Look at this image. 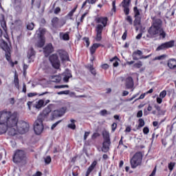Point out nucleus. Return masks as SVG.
Returning a JSON list of instances; mask_svg holds the SVG:
<instances>
[{"instance_id": "c85d7f7f", "label": "nucleus", "mask_w": 176, "mask_h": 176, "mask_svg": "<svg viewBox=\"0 0 176 176\" xmlns=\"http://www.w3.org/2000/svg\"><path fill=\"white\" fill-rule=\"evenodd\" d=\"M98 0H86L82 6V8H85L86 6L87 3H89V5H95V3L98 1Z\"/></svg>"}, {"instance_id": "c03bdc74", "label": "nucleus", "mask_w": 176, "mask_h": 176, "mask_svg": "<svg viewBox=\"0 0 176 176\" xmlns=\"http://www.w3.org/2000/svg\"><path fill=\"white\" fill-rule=\"evenodd\" d=\"M34 23H30L27 25V28L30 31H32V30H34Z\"/></svg>"}, {"instance_id": "a878e982", "label": "nucleus", "mask_w": 176, "mask_h": 176, "mask_svg": "<svg viewBox=\"0 0 176 176\" xmlns=\"http://www.w3.org/2000/svg\"><path fill=\"white\" fill-rule=\"evenodd\" d=\"M168 67H169L170 69H174V68H176V60L170 59L168 62Z\"/></svg>"}, {"instance_id": "13d9d810", "label": "nucleus", "mask_w": 176, "mask_h": 176, "mask_svg": "<svg viewBox=\"0 0 176 176\" xmlns=\"http://www.w3.org/2000/svg\"><path fill=\"white\" fill-rule=\"evenodd\" d=\"M143 133L144 134H148L149 133V128L148 126H146L143 129Z\"/></svg>"}, {"instance_id": "393cba45", "label": "nucleus", "mask_w": 176, "mask_h": 176, "mask_svg": "<svg viewBox=\"0 0 176 176\" xmlns=\"http://www.w3.org/2000/svg\"><path fill=\"white\" fill-rule=\"evenodd\" d=\"M0 23L3 30L6 31V22L5 21V16L3 14L0 15Z\"/></svg>"}, {"instance_id": "aec40b11", "label": "nucleus", "mask_w": 176, "mask_h": 176, "mask_svg": "<svg viewBox=\"0 0 176 176\" xmlns=\"http://www.w3.org/2000/svg\"><path fill=\"white\" fill-rule=\"evenodd\" d=\"M109 145H111V141H104L102 147V152L107 153L109 151Z\"/></svg>"}, {"instance_id": "8fccbe9b", "label": "nucleus", "mask_w": 176, "mask_h": 176, "mask_svg": "<svg viewBox=\"0 0 176 176\" xmlns=\"http://www.w3.org/2000/svg\"><path fill=\"white\" fill-rule=\"evenodd\" d=\"M133 54H135V56L138 55V56H142V54H143L142 51L140 50H138L137 51H135Z\"/></svg>"}, {"instance_id": "6ab92c4d", "label": "nucleus", "mask_w": 176, "mask_h": 176, "mask_svg": "<svg viewBox=\"0 0 176 176\" xmlns=\"http://www.w3.org/2000/svg\"><path fill=\"white\" fill-rule=\"evenodd\" d=\"M43 107H45V100L42 99L36 101L35 104H33V108H36V109H41V108H43Z\"/></svg>"}, {"instance_id": "9d476101", "label": "nucleus", "mask_w": 176, "mask_h": 176, "mask_svg": "<svg viewBox=\"0 0 176 176\" xmlns=\"http://www.w3.org/2000/svg\"><path fill=\"white\" fill-rule=\"evenodd\" d=\"M50 112H52V109H50V107H47L42 113L38 115L37 118L38 120L40 119V120H43V122H44V120H47V118H49V113H50Z\"/></svg>"}, {"instance_id": "de8ad7c7", "label": "nucleus", "mask_w": 176, "mask_h": 176, "mask_svg": "<svg viewBox=\"0 0 176 176\" xmlns=\"http://www.w3.org/2000/svg\"><path fill=\"white\" fill-rule=\"evenodd\" d=\"M175 166V162H170L168 164V168L170 171H173L174 167Z\"/></svg>"}, {"instance_id": "864d4df0", "label": "nucleus", "mask_w": 176, "mask_h": 176, "mask_svg": "<svg viewBox=\"0 0 176 176\" xmlns=\"http://www.w3.org/2000/svg\"><path fill=\"white\" fill-rule=\"evenodd\" d=\"M160 36H162V38L163 39H164V38H166V32L163 30V29H162V31L160 32Z\"/></svg>"}, {"instance_id": "ddd939ff", "label": "nucleus", "mask_w": 176, "mask_h": 176, "mask_svg": "<svg viewBox=\"0 0 176 176\" xmlns=\"http://www.w3.org/2000/svg\"><path fill=\"white\" fill-rule=\"evenodd\" d=\"M58 56L60 58L61 61H69V56H68V52L63 50L58 51Z\"/></svg>"}, {"instance_id": "7c9ffc66", "label": "nucleus", "mask_w": 176, "mask_h": 176, "mask_svg": "<svg viewBox=\"0 0 176 176\" xmlns=\"http://www.w3.org/2000/svg\"><path fill=\"white\" fill-rule=\"evenodd\" d=\"M102 135H103V138L104 140V141H111V140L109 139V132H108L107 131H103Z\"/></svg>"}, {"instance_id": "603ef678", "label": "nucleus", "mask_w": 176, "mask_h": 176, "mask_svg": "<svg viewBox=\"0 0 176 176\" xmlns=\"http://www.w3.org/2000/svg\"><path fill=\"white\" fill-rule=\"evenodd\" d=\"M55 89H64L65 87L68 88L69 86L67 85H56L55 87Z\"/></svg>"}, {"instance_id": "a19ab883", "label": "nucleus", "mask_w": 176, "mask_h": 176, "mask_svg": "<svg viewBox=\"0 0 176 176\" xmlns=\"http://www.w3.org/2000/svg\"><path fill=\"white\" fill-rule=\"evenodd\" d=\"M101 116H105V115H111V112H108V111L103 109L100 112Z\"/></svg>"}, {"instance_id": "6e6552de", "label": "nucleus", "mask_w": 176, "mask_h": 176, "mask_svg": "<svg viewBox=\"0 0 176 176\" xmlns=\"http://www.w3.org/2000/svg\"><path fill=\"white\" fill-rule=\"evenodd\" d=\"M34 130L37 135L42 134V131H43V121L42 120L37 118L34 124Z\"/></svg>"}, {"instance_id": "cd10ccee", "label": "nucleus", "mask_w": 176, "mask_h": 176, "mask_svg": "<svg viewBox=\"0 0 176 176\" xmlns=\"http://www.w3.org/2000/svg\"><path fill=\"white\" fill-rule=\"evenodd\" d=\"M14 84L16 87V89H20V84L19 82V76H17L16 74H14Z\"/></svg>"}, {"instance_id": "0e129e2a", "label": "nucleus", "mask_w": 176, "mask_h": 176, "mask_svg": "<svg viewBox=\"0 0 176 176\" xmlns=\"http://www.w3.org/2000/svg\"><path fill=\"white\" fill-rule=\"evenodd\" d=\"M137 118H142V111L140 110L137 113Z\"/></svg>"}, {"instance_id": "473e14b6", "label": "nucleus", "mask_w": 176, "mask_h": 176, "mask_svg": "<svg viewBox=\"0 0 176 176\" xmlns=\"http://www.w3.org/2000/svg\"><path fill=\"white\" fill-rule=\"evenodd\" d=\"M14 8L16 10H19L21 8V0H15Z\"/></svg>"}, {"instance_id": "c756f323", "label": "nucleus", "mask_w": 176, "mask_h": 176, "mask_svg": "<svg viewBox=\"0 0 176 176\" xmlns=\"http://www.w3.org/2000/svg\"><path fill=\"white\" fill-rule=\"evenodd\" d=\"M133 24H134L135 27L141 25V17L140 16H135V20L133 21Z\"/></svg>"}, {"instance_id": "79ce46f5", "label": "nucleus", "mask_w": 176, "mask_h": 176, "mask_svg": "<svg viewBox=\"0 0 176 176\" xmlns=\"http://www.w3.org/2000/svg\"><path fill=\"white\" fill-rule=\"evenodd\" d=\"M133 67L135 68H141V67H142V62L141 60L138 61L133 65Z\"/></svg>"}, {"instance_id": "9b49d317", "label": "nucleus", "mask_w": 176, "mask_h": 176, "mask_svg": "<svg viewBox=\"0 0 176 176\" xmlns=\"http://www.w3.org/2000/svg\"><path fill=\"white\" fill-rule=\"evenodd\" d=\"M50 61L54 68L58 69L60 68V60L57 54H52L50 56Z\"/></svg>"}, {"instance_id": "a18cd8bd", "label": "nucleus", "mask_w": 176, "mask_h": 176, "mask_svg": "<svg viewBox=\"0 0 176 176\" xmlns=\"http://www.w3.org/2000/svg\"><path fill=\"white\" fill-rule=\"evenodd\" d=\"M166 96H167V91L166 90L161 91L160 94V97L161 98H164V97H166Z\"/></svg>"}, {"instance_id": "72a5a7b5", "label": "nucleus", "mask_w": 176, "mask_h": 176, "mask_svg": "<svg viewBox=\"0 0 176 176\" xmlns=\"http://www.w3.org/2000/svg\"><path fill=\"white\" fill-rule=\"evenodd\" d=\"M70 122H72V124H68L69 129H72V130H75V129H76V125H75L76 120H74V119H72V120H70Z\"/></svg>"}, {"instance_id": "c9c22d12", "label": "nucleus", "mask_w": 176, "mask_h": 176, "mask_svg": "<svg viewBox=\"0 0 176 176\" xmlns=\"http://www.w3.org/2000/svg\"><path fill=\"white\" fill-rule=\"evenodd\" d=\"M33 56H35V51H34V48H30L28 52V58H31Z\"/></svg>"}, {"instance_id": "f3484780", "label": "nucleus", "mask_w": 176, "mask_h": 176, "mask_svg": "<svg viewBox=\"0 0 176 176\" xmlns=\"http://www.w3.org/2000/svg\"><path fill=\"white\" fill-rule=\"evenodd\" d=\"M125 86L126 89H133V87H134V80L132 77H128L126 78Z\"/></svg>"}, {"instance_id": "4468645a", "label": "nucleus", "mask_w": 176, "mask_h": 176, "mask_svg": "<svg viewBox=\"0 0 176 176\" xmlns=\"http://www.w3.org/2000/svg\"><path fill=\"white\" fill-rule=\"evenodd\" d=\"M65 111H67V109L65 107H63L59 110H54L52 113V118L54 119L56 118H61L65 113Z\"/></svg>"}, {"instance_id": "4c0bfd02", "label": "nucleus", "mask_w": 176, "mask_h": 176, "mask_svg": "<svg viewBox=\"0 0 176 176\" xmlns=\"http://www.w3.org/2000/svg\"><path fill=\"white\" fill-rule=\"evenodd\" d=\"M133 12H134V17H140V10H138V8L134 7L133 8Z\"/></svg>"}, {"instance_id": "bf43d9fd", "label": "nucleus", "mask_w": 176, "mask_h": 176, "mask_svg": "<svg viewBox=\"0 0 176 176\" xmlns=\"http://www.w3.org/2000/svg\"><path fill=\"white\" fill-rule=\"evenodd\" d=\"M87 15V12L84 13L80 17L81 23H83V20H85V17Z\"/></svg>"}, {"instance_id": "3c124183", "label": "nucleus", "mask_w": 176, "mask_h": 176, "mask_svg": "<svg viewBox=\"0 0 176 176\" xmlns=\"http://www.w3.org/2000/svg\"><path fill=\"white\" fill-rule=\"evenodd\" d=\"M57 94H58V96H61L63 94H65V95L69 94V91L66 90V91H59V92L57 93Z\"/></svg>"}, {"instance_id": "4d7b16f0", "label": "nucleus", "mask_w": 176, "mask_h": 176, "mask_svg": "<svg viewBox=\"0 0 176 176\" xmlns=\"http://www.w3.org/2000/svg\"><path fill=\"white\" fill-rule=\"evenodd\" d=\"M164 57H166L165 55H161L160 56H157L154 58V60H163V58H164Z\"/></svg>"}, {"instance_id": "423d86ee", "label": "nucleus", "mask_w": 176, "mask_h": 176, "mask_svg": "<svg viewBox=\"0 0 176 176\" xmlns=\"http://www.w3.org/2000/svg\"><path fill=\"white\" fill-rule=\"evenodd\" d=\"M65 24V20H60L57 16L54 17L51 20V27L52 30H57V28H61Z\"/></svg>"}, {"instance_id": "0eeeda50", "label": "nucleus", "mask_w": 176, "mask_h": 176, "mask_svg": "<svg viewBox=\"0 0 176 176\" xmlns=\"http://www.w3.org/2000/svg\"><path fill=\"white\" fill-rule=\"evenodd\" d=\"M23 160H25V152L23 150L16 151L13 157L14 162L21 163Z\"/></svg>"}, {"instance_id": "49530a36", "label": "nucleus", "mask_w": 176, "mask_h": 176, "mask_svg": "<svg viewBox=\"0 0 176 176\" xmlns=\"http://www.w3.org/2000/svg\"><path fill=\"white\" fill-rule=\"evenodd\" d=\"M89 71L92 74V75L96 76V69H94V67H93V65H90L89 66Z\"/></svg>"}, {"instance_id": "680f3d73", "label": "nucleus", "mask_w": 176, "mask_h": 176, "mask_svg": "<svg viewBox=\"0 0 176 176\" xmlns=\"http://www.w3.org/2000/svg\"><path fill=\"white\" fill-rule=\"evenodd\" d=\"M100 135V134H98V133H94L92 135V140H96V138H97V137H98Z\"/></svg>"}, {"instance_id": "20e7f679", "label": "nucleus", "mask_w": 176, "mask_h": 176, "mask_svg": "<svg viewBox=\"0 0 176 176\" xmlns=\"http://www.w3.org/2000/svg\"><path fill=\"white\" fill-rule=\"evenodd\" d=\"M142 153L138 152L130 159V164L131 168H137L139 166L142 164Z\"/></svg>"}, {"instance_id": "f257e3e1", "label": "nucleus", "mask_w": 176, "mask_h": 176, "mask_svg": "<svg viewBox=\"0 0 176 176\" xmlns=\"http://www.w3.org/2000/svg\"><path fill=\"white\" fill-rule=\"evenodd\" d=\"M19 123L17 113H13L3 110L0 111V134H5L8 131L9 135H16L19 134H25L30 130V124L27 122H22L21 125Z\"/></svg>"}, {"instance_id": "2f4dec72", "label": "nucleus", "mask_w": 176, "mask_h": 176, "mask_svg": "<svg viewBox=\"0 0 176 176\" xmlns=\"http://www.w3.org/2000/svg\"><path fill=\"white\" fill-rule=\"evenodd\" d=\"M151 111H152V107L151 106V104H148L147 108L144 109V116H148V115H149V112H151Z\"/></svg>"}, {"instance_id": "1a4fd4ad", "label": "nucleus", "mask_w": 176, "mask_h": 176, "mask_svg": "<svg viewBox=\"0 0 176 176\" xmlns=\"http://www.w3.org/2000/svg\"><path fill=\"white\" fill-rule=\"evenodd\" d=\"M0 46L4 52H6V58L7 60L10 61V47L7 44L5 41L1 40V43H0Z\"/></svg>"}, {"instance_id": "dca6fc26", "label": "nucleus", "mask_w": 176, "mask_h": 176, "mask_svg": "<svg viewBox=\"0 0 176 176\" xmlns=\"http://www.w3.org/2000/svg\"><path fill=\"white\" fill-rule=\"evenodd\" d=\"M43 52L45 57H47L50 54H51V53H53V52H54V48H53V45H52L51 43L47 45L44 47Z\"/></svg>"}, {"instance_id": "58836bf2", "label": "nucleus", "mask_w": 176, "mask_h": 176, "mask_svg": "<svg viewBox=\"0 0 176 176\" xmlns=\"http://www.w3.org/2000/svg\"><path fill=\"white\" fill-rule=\"evenodd\" d=\"M76 12V7L72 10L67 14V17H69L70 20H72V16H74V13Z\"/></svg>"}, {"instance_id": "774afa93", "label": "nucleus", "mask_w": 176, "mask_h": 176, "mask_svg": "<svg viewBox=\"0 0 176 176\" xmlns=\"http://www.w3.org/2000/svg\"><path fill=\"white\" fill-rule=\"evenodd\" d=\"M32 176H42V173L38 171L34 175H33Z\"/></svg>"}, {"instance_id": "6e6d98bb", "label": "nucleus", "mask_w": 176, "mask_h": 176, "mask_svg": "<svg viewBox=\"0 0 176 176\" xmlns=\"http://www.w3.org/2000/svg\"><path fill=\"white\" fill-rule=\"evenodd\" d=\"M116 127H118V124L117 123H113L111 125V131L113 133L115 130H116Z\"/></svg>"}, {"instance_id": "b1692460", "label": "nucleus", "mask_w": 176, "mask_h": 176, "mask_svg": "<svg viewBox=\"0 0 176 176\" xmlns=\"http://www.w3.org/2000/svg\"><path fill=\"white\" fill-rule=\"evenodd\" d=\"M50 79L54 83H60L61 82V77L60 76H51Z\"/></svg>"}, {"instance_id": "7ed1b4c3", "label": "nucleus", "mask_w": 176, "mask_h": 176, "mask_svg": "<svg viewBox=\"0 0 176 176\" xmlns=\"http://www.w3.org/2000/svg\"><path fill=\"white\" fill-rule=\"evenodd\" d=\"M162 20L160 19H157L154 20L151 28L148 29V34L146 35L147 38H153L154 35H157L162 31Z\"/></svg>"}, {"instance_id": "e2e57ef3", "label": "nucleus", "mask_w": 176, "mask_h": 176, "mask_svg": "<svg viewBox=\"0 0 176 176\" xmlns=\"http://www.w3.org/2000/svg\"><path fill=\"white\" fill-rule=\"evenodd\" d=\"M102 68L103 69H108L109 68V65L108 64H103L102 65Z\"/></svg>"}, {"instance_id": "4be33fe9", "label": "nucleus", "mask_w": 176, "mask_h": 176, "mask_svg": "<svg viewBox=\"0 0 176 176\" xmlns=\"http://www.w3.org/2000/svg\"><path fill=\"white\" fill-rule=\"evenodd\" d=\"M12 25L16 30H19L21 28V25H23V22L20 19H16L12 23Z\"/></svg>"}, {"instance_id": "f704fd0d", "label": "nucleus", "mask_w": 176, "mask_h": 176, "mask_svg": "<svg viewBox=\"0 0 176 176\" xmlns=\"http://www.w3.org/2000/svg\"><path fill=\"white\" fill-rule=\"evenodd\" d=\"M111 63H113V67H118L119 65V63H118V57L115 56L114 58L110 59Z\"/></svg>"}, {"instance_id": "f8f14e48", "label": "nucleus", "mask_w": 176, "mask_h": 176, "mask_svg": "<svg viewBox=\"0 0 176 176\" xmlns=\"http://www.w3.org/2000/svg\"><path fill=\"white\" fill-rule=\"evenodd\" d=\"M131 0H123L121 3L122 8H124V13L126 16H129L130 14V3Z\"/></svg>"}, {"instance_id": "2eb2a0df", "label": "nucleus", "mask_w": 176, "mask_h": 176, "mask_svg": "<svg viewBox=\"0 0 176 176\" xmlns=\"http://www.w3.org/2000/svg\"><path fill=\"white\" fill-rule=\"evenodd\" d=\"M174 41H170L168 42H166L164 43L161 44L157 47V50H164L165 49H168L170 47H173L174 46Z\"/></svg>"}, {"instance_id": "09e8293b", "label": "nucleus", "mask_w": 176, "mask_h": 176, "mask_svg": "<svg viewBox=\"0 0 176 176\" xmlns=\"http://www.w3.org/2000/svg\"><path fill=\"white\" fill-rule=\"evenodd\" d=\"M60 123H61V120H59L55 122L54 124H53L51 127V130H54V129H56V127H57V125L59 124Z\"/></svg>"}, {"instance_id": "5701e85b", "label": "nucleus", "mask_w": 176, "mask_h": 176, "mask_svg": "<svg viewBox=\"0 0 176 176\" xmlns=\"http://www.w3.org/2000/svg\"><path fill=\"white\" fill-rule=\"evenodd\" d=\"M100 46H102V45L99 43H94L93 45L90 47V53L91 54H94L96 53V50L100 47Z\"/></svg>"}, {"instance_id": "f03ea898", "label": "nucleus", "mask_w": 176, "mask_h": 176, "mask_svg": "<svg viewBox=\"0 0 176 176\" xmlns=\"http://www.w3.org/2000/svg\"><path fill=\"white\" fill-rule=\"evenodd\" d=\"M96 26L95 28L96 31V42H101L102 39V31L104 28L107 27L108 24V17L107 16H98L95 19Z\"/></svg>"}, {"instance_id": "412c9836", "label": "nucleus", "mask_w": 176, "mask_h": 176, "mask_svg": "<svg viewBox=\"0 0 176 176\" xmlns=\"http://www.w3.org/2000/svg\"><path fill=\"white\" fill-rule=\"evenodd\" d=\"M96 166H97V161H94L92 162V164L88 168V169H87V170L86 172L85 176L90 175V173H91V171H93V170H94V168L96 167Z\"/></svg>"}, {"instance_id": "39448f33", "label": "nucleus", "mask_w": 176, "mask_h": 176, "mask_svg": "<svg viewBox=\"0 0 176 176\" xmlns=\"http://www.w3.org/2000/svg\"><path fill=\"white\" fill-rule=\"evenodd\" d=\"M45 34H46V29L40 28L36 31V34L39 38L38 41L36 43V46L37 47H43L45 46V43L46 42L45 40Z\"/></svg>"}, {"instance_id": "a211bd4d", "label": "nucleus", "mask_w": 176, "mask_h": 176, "mask_svg": "<svg viewBox=\"0 0 176 176\" xmlns=\"http://www.w3.org/2000/svg\"><path fill=\"white\" fill-rule=\"evenodd\" d=\"M63 80L66 83H68L69 80V78H72V74H71V71L69 69H66L65 72L63 73Z\"/></svg>"}, {"instance_id": "5fc2aeb1", "label": "nucleus", "mask_w": 176, "mask_h": 176, "mask_svg": "<svg viewBox=\"0 0 176 176\" xmlns=\"http://www.w3.org/2000/svg\"><path fill=\"white\" fill-rule=\"evenodd\" d=\"M126 21H128V23H129V24H133V19L131 18V16H127L126 17Z\"/></svg>"}, {"instance_id": "69168bd1", "label": "nucleus", "mask_w": 176, "mask_h": 176, "mask_svg": "<svg viewBox=\"0 0 176 176\" xmlns=\"http://www.w3.org/2000/svg\"><path fill=\"white\" fill-rule=\"evenodd\" d=\"M157 104H162V102H163V98H157Z\"/></svg>"}, {"instance_id": "bb28decb", "label": "nucleus", "mask_w": 176, "mask_h": 176, "mask_svg": "<svg viewBox=\"0 0 176 176\" xmlns=\"http://www.w3.org/2000/svg\"><path fill=\"white\" fill-rule=\"evenodd\" d=\"M60 38L63 39V41H69V34L66 33H60Z\"/></svg>"}, {"instance_id": "e433bc0d", "label": "nucleus", "mask_w": 176, "mask_h": 176, "mask_svg": "<svg viewBox=\"0 0 176 176\" xmlns=\"http://www.w3.org/2000/svg\"><path fill=\"white\" fill-rule=\"evenodd\" d=\"M138 123V129H141V127H144V126H145V121H144V119L142 118L139 119Z\"/></svg>"}, {"instance_id": "ea45409f", "label": "nucleus", "mask_w": 176, "mask_h": 176, "mask_svg": "<svg viewBox=\"0 0 176 176\" xmlns=\"http://www.w3.org/2000/svg\"><path fill=\"white\" fill-rule=\"evenodd\" d=\"M44 162L45 164H50L52 163V157L49 155L44 157Z\"/></svg>"}, {"instance_id": "37998d69", "label": "nucleus", "mask_w": 176, "mask_h": 176, "mask_svg": "<svg viewBox=\"0 0 176 176\" xmlns=\"http://www.w3.org/2000/svg\"><path fill=\"white\" fill-rule=\"evenodd\" d=\"M83 41L85 43L86 47H89V46H90V41L89 40V38L85 37Z\"/></svg>"}, {"instance_id": "338daca9", "label": "nucleus", "mask_w": 176, "mask_h": 176, "mask_svg": "<svg viewBox=\"0 0 176 176\" xmlns=\"http://www.w3.org/2000/svg\"><path fill=\"white\" fill-rule=\"evenodd\" d=\"M156 175V167L154 168L153 170L152 171L151 174L149 176H155Z\"/></svg>"}, {"instance_id": "052dcab7", "label": "nucleus", "mask_w": 176, "mask_h": 176, "mask_svg": "<svg viewBox=\"0 0 176 176\" xmlns=\"http://www.w3.org/2000/svg\"><path fill=\"white\" fill-rule=\"evenodd\" d=\"M90 135V132H85L84 135V140L86 141L87 140V137Z\"/></svg>"}]
</instances>
